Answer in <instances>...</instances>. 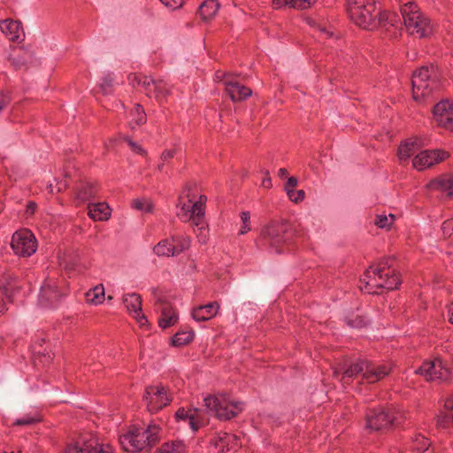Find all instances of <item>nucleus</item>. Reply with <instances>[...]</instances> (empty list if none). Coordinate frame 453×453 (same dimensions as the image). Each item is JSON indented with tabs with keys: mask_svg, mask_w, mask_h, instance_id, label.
<instances>
[{
	"mask_svg": "<svg viewBox=\"0 0 453 453\" xmlns=\"http://www.w3.org/2000/svg\"><path fill=\"white\" fill-rule=\"evenodd\" d=\"M154 303L157 311L160 313L158 326L165 329L173 326L178 321L176 311L170 305L165 297L156 288L152 289Z\"/></svg>",
	"mask_w": 453,
	"mask_h": 453,
	"instance_id": "10",
	"label": "nucleus"
},
{
	"mask_svg": "<svg viewBox=\"0 0 453 453\" xmlns=\"http://www.w3.org/2000/svg\"><path fill=\"white\" fill-rule=\"evenodd\" d=\"M114 78L111 75H106L103 78L101 84L99 85L100 91L103 94H107L110 88L112 87Z\"/></svg>",
	"mask_w": 453,
	"mask_h": 453,
	"instance_id": "44",
	"label": "nucleus"
},
{
	"mask_svg": "<svg viewBox=\"0 0 453 453\" xmlns=\"http://www.w3.org/2000/svg\"><path fill=\"white\" fill-rule=\"evenodd\" d=\"M347 12L354 23L369 30L374 29L389 19L388 13L376 12L375 0H348Z\"/></svg>",
	"mask_w": 453,
	"mask_h": 453,
	"instance_id": "3",
	"label": "nucleus"
},
{
	"mask_svg": "<svg viewBox=\"0 0 453 453\" xmlns=\"http://www.w3.org/2000/svg\"><path fill=\"white\" fill-rule=\"evenodd\" d=\"M129 82L134 86L141 87L144 89L148 96H154L155 89L157 88V80L152 77L144 75L131 74L129 75Z\"/></svg>",
	"mask_w": 453,
	"mask_h": 453,
	"instance_id": "26",
	"label": "nucleus"
},
{
	"mask_svg": "<svg viewBox=\"0 0 453 453\" xmlns=\"http://www.w3.org/2000/svg\"><path fill=\"white\" fill-rule=\"evenodd\" d=\"M175 415L177 419L187 421L193 431H197L199 427L206 425L209 421L199 409L189 411L179 409Z\"/></svg>",
	"mask_w": 453,
	"mask_h": 453,
	"instance_id": "18",
	"label": "nucleus"
},
{
	"mask_svg": "<svg viewBox=\"0 0 453 453\" xmlns=\"http://www.w3.org/2000/svg\"><path fill=\"white\" fill-rule=\"evenodd\" d=\"M448 319H449V321L451 324H453V303H451L449 306V309H448Z\"/></svg>",
	"mask_w": 453,
	"mask_h": 453,
	"instance_id": "59",
	"label": "nucleus"
},
{
	"mask_svg": "<svg viewBox=\"0 0 453 453\" xmlns=\"http://www.w3.org/2000/svg\"><path fill=\"white\" fill-rule=\"evenodd\" d=\"M159 427L150 425L147 428L132 426L124 429L119 441L121 448L128 452L149 451L158 441Z\"/></svg>",
	"mask_w": 453,
	"mask_h": 453,
	"instance_id": "1",
	"label": "nucleus"
},
{
	"mask_svg": "<svg viewBox=\"0 0 453 453\" xmlns=\"http://www.w3.org/2000/svg\"><path fill=\"white\" fill-rule=\"evenodd\" d=\"M65 453H113V450L109 444H99L93 441H82L69 445L65 449Z\"/></svg>",
	"mask_w": 453,
	"mask_h": 453,
	"instance_id": "16",
	"label": "nucleus"
},
{
	"mask_svg": "<svg viewBox=\"0 0 453 453\" xmlns=\"http://www.w3.org/2000/svg\"><path fill=\"white\" fill-rule=\"evenodd\" d=\"M127 142H128V145L130 146V148L137 152V153H140V154H142L144 152L143 149L137 143L132 142L131 140L129 139H127Z\"/></svg>",
	"mask_w": 453,
	"mask_h": 453,
	"instance_id": "55",
	"label": "nucleus"
},
{
	"mask_svg": "<svg viewBox=\"0 0 453 453\" xmlns=\"http://www.w3.org/2000/svg\"><path fill=\"white\" fill-rule=\"evenodd\" d=\"M143 400L147 410L150 413H156L167 406L171 403L172 398L166 388L162 385H155L146 388Z\"/></svg>",
	"mask_w": 453,
	"mask_h": 453,
	"instance_id": "9",
	"label": "nucleus"
},
{
	"mask_svg": "<svg viewBox=\"0 0 453 453\" xmlns=\"http://www.w3.org/2000/svg\"><path fill=\"white\" fill-rule=\"evenodd\" d=\"M395 219V217L393 214H378L375 217L374 224L380 228L389 229Z\"/></svg>",
	"mask_w": 453,
	"mask_h": 453,
	"instance_id": "38",
	"label": "nucleus"
},
{
	"mask_svg": "<svg viewBox=\"0 0 453 453\" xmlns=\"http://www.w3.org/2000/svg\"><path fill=\"white\" fill-rule=\"evenodd\" d=\"M61 296L62 293L58 289L56 281L50 279L41 287L39 303L42 306L53 307Z\"/></svg>",
	"mask_w": 453,
	"mask_h": 453,
	"instance_id": "17",
	"label": "nucleus"
},
{
	"mask_svg": "<svg viewBox=\"0 0 453 453\" xmlns=\"http://www.w3.org/2000/svg\"><path fill=\"white\" fill-rule=\"evenodd\" d=\"M180 211L177 213L178 217L183 220V221H187L189 219V215L188 213H190V208L188 205H186V204H180Z\"/></svg>",
	"mask_w": 453,
	"mask_h": 453,
	"instance_id": "49",
	"label": "nucleus"
},
{
	"mask_svg": "<svg viewBox=\"0 0 453 453\" xmlns=\"http://www.w3.org/2000/svg\"><path fill=\"white\" fill-rule=\"evenodd\" d=\"M443 420L441 423H447L449 421L453 422V396L447 398L444 403Z\"/></svg>",
	"mask_w": 453,
	"mask_h": 453,
	"instance_id": "42",
	"label": "nucleus"
},
{
	"mask_svg": "<svg viewBox=\"0 0 453 453\" xmlns=\"http://www.w3.org/2000/svg\"><path fill=\"white\" fill-rule=\"evenodd\" d=\"M219 8L216 0H205L200 6L199 14L204 20L212 19Z\"/></svg>",
	"mask_w": 453,
	"mask_h": 453,
	"instance_id": "29",
	"label": "nucleus"
},
{
	"mask_svg": "<svg viewBox=\"0 0 453 453\" xmlns=\"http://www.w3.org/2000/svg\"><path fill=\"white\" fill-rule=\"evenodd\" d=\"M130 117L132 118L129 121L131 128H134L135 126L142 125L146 121L144 111L140 104H136L131 111Z\"/></svg>",
	"mask_w": 453,
	"mask_h": 453,
	"instance_id": "33",
	"label": "nucleus"
},
{
	"mask_svg": "<svg viewBox=\"0 0 453 453\" xmlns=\"http://www.w3.org/2000/svg\"><path fill=\"white\" fill-rule=\"evenodd\" d=\"M317 0H273L274 9H280L284 6L294 9H307L311 7Z\"/></svg>",
	"mask_w": 453,
	"mask_h": 453,
	"instance_id": "28",
	"label": "nucleus"
},
{
	"mask_svg": "<svg viewBox=\"0 0 453 453\" xmlns=\"http://www.w3.org/2000/svg\"><path fill=\"white\" fill-rule=\"evenodd\" d=\"M88 216L94 220H107L111 216V209L105 203H93L88 205Z\"/></svg>",
	"mask_w": 453,
	"mask_h": 453,
	"instance_id": "27",
	"label": "nucleus"
},
{
	"mask_svg": "<svg viewBox=\"0 0 453 453\" xmlns=\"http://www.w3.org/2000/svg\"><path fill=\"white\" fill-rule=\"evenodd\" d=\"M132 206L142 212H150L153 209V203L148 198L135 199L133 201Z\"/></svg>",
	"mask_w": 453,
	"mask_h": 453,
	"instance_id": "40",
	"label": "nucleus"
},
{
	"mask_svg": "<svg viewBox=\"0 0 453 453\" xmlns=\"http://www.w3.org/2000/svg\"><path fill=\"white\" fill-rule=\"evenodd\" d=\"M434 118L438 126L453 130V102L443 100L434 108Z\"/></svg>",
	"mask_w": 453,
	"mask_h": 453,
	"instance_id": "14",
	"label": "nucleus"
},
{
	"mask_svg": "<svg viewBox=\"0 0 453 453\" xmlns=\"http://www.w3.org/2000/svg\"><path fill=\"white\" fill-rule=\"evenodd\" d=\"M16 279L11 274H4L0 279V314L6 311V302L11 300L12 293L17 289Z\"/></svg>",
	"mask_w": 453,
	"mask_h": 453,
	"instance_id": "20",
	"label": "nucleus"
},
{
	"mask_svg": "<svg viewBox=\"0 0 453 453\" xmlns=\"http://www.w3.org/2000/svg\"><path fill=\"white\" fill-rule=\"evenodd\" d=\"M289 229V225L286 221L272 222L265 226L260 234L262 245L280 253L282 251L283 245L287 242L286 234Z\"/></svg>",
	"mask_w": 453,
	"mask_h": 453,
	"instance_id": "7",
	"label": "nucleus"
},
{
	"mask_svg": "<svg viewBox=\"0 0 453 453\" xmlns=\"http://www.w3.org/2000/svg\"><path fill=\"white\" fill-rule=\"evenodd\" d=\"M453 181L449 177L441 176L432 180L426 185L428 189H439L441 191H449L448 195L451 196L453 192L449 191L452 188Z\"/></svg>",
	"mask_w": 453,
	"mask_h": 453,
	"instance_id": "30",
	"label": "nucleus"
},
{
	"mask_svg": "<svg viewBox=\"0 0 453 453\" xmlns=\"http://www.w3.org/2000/svg\"><path fill=\"white\" fill-rule=\"evenodd\" d=\"M35 203H30L28 205H27V214H32L34 213V211H35Z\"/></svg>",
	"mask_w": 453,
	"mask_h": 453,
	"instance_id": "60",
	"label": "nucleus"
},
{
	"mask_svg": "<svg viewBox=\"0 0 453 453\" xmlns=\"http://www.w3.org/2000/svg\"><path fill=\"white\" fill-rule=\"evenodd\" d=\"M169 93V88L165 84V82L162 80H157V88L154 92V97L156 100L162 104L164 101L166 100V96Z\"/></svg>",
	"mask_w": 453,
	"mask_h": 453,
	"instance_id": "37",
	"label": "nucleus"
},
{
	"mask_svg": "<svg viewBox=\"0 0 453 453\" xmlns=\"http://www.w3.org/2000/svg\"><path fill=\"white\" fill-rule=\"evenodd\" d=\"M404 26L411 35L426 37L432 34L434 27L430 19L418 10L416 4L407 2L401 7Z\"/></svg>",
	"mask_w": 453,
	"mask_h": 453,
	"instance_id": "6",
	"label": "nucleus"
},
{
	"mask_svg": "<svg viewBox=\"0 0 453 453\" xmlns=\"http://www.w3.org/2000/svg\"><path fill=\"white\" fill-rule=\"evenodd\" d=\"M262 186L265 188H270L272 187V180H271V178L268 175V172H266V176H265V178L262 181Z\"/></svg>",
	"mask_w": 453,
	"mask_h": 453,
	"instance_id": "57",
	"label": "nucleus"
},
{
	"mask_svg": "<svg viewBox=\"0 0 453 453\" xmlns=\"http://www.w3.org/2000/svg\"><path fill=\"white\" fill-rule=\"evenodd\" d=\"M348 324L352 327H362L366 326L367 321L364 318L358 317L355 320H349Z\"/></svg>",
	"mask_w": 453,
	"mask_h": 453,
	"instance_id": "53",
	"label": "nucleus"
},
{
	"mask_svg": "<svg viewBox=\"0 0 453 453\" xmlns=\"http://www.w3.org/2000/svg\"><path fill=\"white\" fill-rule=\"evenodd\" d=\"M4 104H5V99L3 96H0V111L4 108Z\"/></svg>",
	"mask_w": 453,
	"mask_h": 453,
	"instance_id": "62",
	"label": "nucleus"
},
{
	"mask_svg": "<svg viewBox=\"0 0 453 453\" xmlns=\"http://www.w3.org/2000/svg\"><path fill=\"white\" fill-rule=\"evenodd\" d=\"M199 201H202L203 203V204H204L205 201H206V197L203 196H201Z\"/></svg>",
	"mask_w": 453,
	"mask_h": 453,
	"instance_id": "64",
	"label": "nucleus"
},
{
	"mask_svg": "<svg viewBox=\"0 0 453 453\" xmlns=\"http://www.w3.org/2000/svg\"><path fill=\"white\" fill-rule=\"evenodd\" d=\"M415 373L423 376L426 380L448 381L450 380V371L440 358L424 362L415 370Z\"/></svg>",
	"mask_w": 453,
	"mask_h": 453,
	"instance_id": "11",
	"label": "nucleus"
},
{
	"mask_svg": "<svg viewBox=\"0 0 453 453\" xmlns=\"http://www.w3.org/2000/svg\"><path fill=\"white\" fill-rule=\"evenodd\" d=\"M86 299L88 303L100 304L104 300V288L102 284H98L86 294Z\"/></svg>",
	"mask_w": 453,
	"mask_h": 453,
	"instance_id": "31",
	"label": "nucleus"
},
{
	"mask_svg": "<svg viewBox=\"0 0 453 453\" xmlns=\"http://www.w3.org/2000/svg\"><path fill=\"white\" fill-rule=\"evenodd\" d=\"M395 419L382 408L372 410L366 415V428L372 431H386L394 424Z\"/></svg>",
	"mask_w": 453,
	"mask_h": 453,
	"instance_id": "12",
	"label": "nucleus"
},
{
	"mask_svg": "<svg viewBox=\"0 0 453 453\" xmlns=\"http://www.w3.org/2000/svg\"><path fill=\"white\" fill-rule=\"evenodd\" d=\"M123 303L127 311L136 319L141 325L147 322V319L142 314V300L137 294L132 293L123 296Z\"/></svg>",
	"mask_w": 453,
	"mask_h": 453,
	"instance_id": "21",
	"label": "nucleus"
},
{
	"mask_svg": "<svg viewBox=\"0 0 453 453\" xmlns=\"http://www.w3.org/2000/svg\"><path fill=\"white\" fill-rule=\"evenodd\" d=\"M448 153L442 150H423L412 160L413 167L418 171L431 167L446 158Z\"/></svg>",
	"mask_w": 453,
	"mask_h": 453,
	"instance_id": "13",
	"label": "nucleus"
},
{
	"mask_svg": "<svg viewBox=\"0 0 453 453\" xmlns=\"http://www.w3.org/2000/svg\"><path fill=\"white\" fill-rule=\"evenodd\" d=\"M165 6L173 10L180 8L183 4V0H159Z\"/></svg>",
	"mask_w": 453,
	"mask_h": 453,
	"instance_id": "50",
	"label": "nucleus"
},
{
	"mask_svg": "<svg viewBox=\"0 0 453 453\" xmlns=\"http://www.w3.org/2000/svg\"><path fill=\"white\" fill-rule=\"evenodd\" d=\"M287 175H288V171H287V169H285V168H280V169L279 170V176H280V177L284 178V177H286Z\"/></svg>",
	"mask_w": 453,
	"mask_h": 453,
	"instance_id": "61",
	"label": "nucleus"
},
{
	"mask_svg": "<svg viewBox=\"0 0 453 453\" xmlns=\"http://www.w3.org/2000/svg\"><path fill=\"white\" fill-rule=\"evenodd\" d=\"M241 219H242V225L240 229V234H244L250 230V212L243 211L241 214Z\"/></svg>",
	"mask_w": 453,
	"mask_h": 453,
	"instance_id": "45",
	"label": "nucleus"
},
{
	"mask_svg": "<svg viewBox=\"0 0 453 453\" xmlns=\"http://www.w3.org/2000/svg\"><path fill=\"white\" fill-rule=\"evenodd\" d=\"M288 198L295 203H299L304 199L305 193L303 190H290L287 193Z\"/></svg>",
	"mask_w": 453,
	"mask_h": 453,
	"instance_id": "46",
	"label": "nucleus"
},
{
	"mask_svg": "<svg viewBox=\"0 0 453 453\" xmlns=\"http://www.w3.org/2000/svg\"><path fill=\"white\" fill-rule=\"evenodd\" d=\"M172 242L174 244V251L177 256L189 247L190 239L188 236L176 234L172 236Z\"/></svg>",
	"mask_w": 453,
	"mask_h": 453,
	"instance_id": "34",
	"label": "nucleus"
},
{
	"mask_svg": "<svg viewBox=\"0 0 453 453\" xmlns=\"http://www.w3.org/2000/svg\"><path fill=\"white\" fill-rule=\"evenodd\" d=\"M203 402L208 412L221 420H228L237 416L244 408L242 402L235 401L226 394L208 395Z\"/></svg>",
	"mask_w": 453,
	"mask_h": 453,
	"instance_id": "4",
	"label": "nucleus"
},
{
	"mask_svg": "<svg viewBox=\"0 0 453 453\" xmlns=\"http://www.w3.org/2000/svg\"><path fill=\"white\" fill-rule=\"evenodd\" d=\"M0 29L12 42H19L24 38V32L19 21L11 19L0 21Z\"/></svg>",
	"mask_w": 453,
	"mask_h": 453,
	"instance_id": "23",
	"label": "nucleus"
},
{
	"mask_svg": "<svg viewBox=\"0 0 453 453\" xmlns=\"http://www.w3.org/2000/svg\"><path fill=\"white\" fill-rule=\"evenodd\" d=\"M204 215V206L203 203L202 201L196 202L191 209H190V215Z\"/></svg>",
	"mask_w": 453,
	"mask_h": 453,
	"instance_id": "48",
	"label": "nucleus"
},
{
	"mask_svg": "<svg viewBox=\"0 0 453 453\" xmlns=\"http://www.w3.org/2000/svg\"><path fill=\"white\" fill-rule=\"evenodd\" d=\"M174 154H175L174 150H165L162 153L161 158H162V160L166 161V160L173 157Z\"/></svg>",
	"mask_w": 453,
	"mask_h": 453,
	"instance_id": "56",
	"label": "nucleus"
},
{
	"mask_svg": "<svg viewBox=\"0 0 453 453\" xmlns=\"http://www.w3.org/2000/svg\"><path fill=\"white\" fill-rule=\"evenodd\" d=\"M65 187V183L60 182L58 187V191H61L63 188Z\"/></svg>",
	"mask_w": 453,
	"mask_h": 453,
	"instance_id": "63",
	"label": "nucleus"
},
{
	"mask_svg": "<svg viewBox=\"0 0 453 453\" xmlns=\"http://www.w3.org/2000/svg\"><path fill=\"white\" fill-rule=\"evenodd\" d=\"M297 179L296 177H289L285 185V191L288 193L290 190H296L295 188L297 186Z\"/></svg>",
	"mask_w": 453,
	"mask_h": 453,
	"instance_id": "52",
	"label": "nucleus"
},
{
	"mask_svg": "<svg viewBox=\"0 0 453 453\" xmlns=\"http://www.w3.org/2000/svg\"><path fill=\"white\" fill-rule=\"evenodd\" d=\"M193 339V333L190 331H180L174 334L172 343L174 346H181L188 343Z\"/></svg>",
	"mask_w": 453,
	"mask_h": 453,
	"instance_id": "39",
	"label": "nucleus"
},
{
	"mask_svg": "<svg viewBox=\"0 0 453 453\" xmlns=\"http://www.w3.org/2000/svg\"><path fill=\"white\" fill-rule=\"evenodd\" d=\"M154 252L157 256H176V251H174V244L172 242V239L163 240L158 242L157 245L154 247Z\"/></svg>",
	"mask_w": 453,
	"mask_h": 453,
	"instance_id": "32",
	"label": "nucleus"
},
{
	"mask_svg": "<svg viewBox=\"0 0 453 453\" xmlns=\"http://www.w3.org/2000/svg\"><path fill=\"white\" fill-rule=\"evenodd\" d=\"M365 367L363 360L351 363L349 365H342L334 371V376L339 380L342 385H349L354 378L364 372Z\"/></svg>",
	"mask_w": 453,
	"mask_h": 453,
	"instance_id": "15",
	"label": "nucleus"
},
{
	"mask_svg": "<svg viewBox=\"0 0 453 453\" xmlns=\"http://www.w3.org/2000/svg\"><path fill=\"white\" fill-rule=\"evenodd\" d=\"M93 196V190L91 187H88L84 191H81L78 195L81 200H86L88 197Z\"/></svg>",
	"mask_w": 453,
	"mask_h": 453,
	"instance_id": "54",
	"label": "nucleus"
},
{
	"mask_svg": "<svg viewBox=\"0 0 453 453\" xmlns=\"http://www.w3.org/2000/svg\"><path fill=\"white\" fill-rule=\"evenodd\" d=\"M441 72L434 65L422 66L414 72L411 79L412 95L415 100L428 95L441 82Z\"/></svg>",
	"mask_w": 453,
	"mask_h": 453,
	"instance_id": "5",
	"label": "nucleus"
},
{
	"mask_svg": "<svg viewBox=\"0 0 453 453\" xmlns=\"http://www.w3.org/2000/svg\"><path fill=\"white\" fill-rule=\"evenodd\" d=\"M39 419L35 417H24L21 418L17 419V421L14 423V425L17 426H29L35 422H37Z\"/></svg>",
	"mask_w": 453,
	"mask_h": 453,
	"instance_id": "51",
	"label": "nucleus"
},
{
	"mask_svg": "<svg viewBox=\"0 0 453 453\" xmlns=\"http://www.w3.org/2000/svg\"><path fill=\"white\" fill-rule=\"evenodd\" d=\"M441 231L445 237L453 234V219H447L442 223Z\"/></svg>",
	"mask_w": 453,
	"mask_h": 453,
	"instance_id": "47",
	"label": "nucleus"
},
{
	"mask_svg": "<svg viewBox=\"0 0 453 453\" xmlns=\"http://www.w3.org/2000/svg\"><path fill=\"white\" fill-rule=\"evenodd\" d=\"M422 146H424V143L418 137H413L403 142L398 149L399 159L402 162H407Z\"/></svg>",
	"mask_w": 453,
	"mask_h": 453,
	"instance_id": "24",
	"label": "nucleus"
},
{
	"mask_svg": "<svg viewBox=\"0 0 453 453\" xmlns=\"http://www.w3.org/2000/svg\"><path fill=\"white\" fill-rule=\"evenodd\" d=\"M185 449L186 446L181 441H174L165 443L161 447L159 453H183Z\"/></svg>",
	"mask_w": 453,
	"mask_h": 453,
	"instance_id": "35",
	"label": "nucleus"
},
{
	"mask_svg": "<svg viewBox=\"0 0 453 453\" xmlns=\"http://www.w3.org/2000/svg\"><path fill=\"white\" fill-rule=\"evenodd\" d=\"M226 92L234 102L242 101L251 96V89L231 79L224 81Z\"/></svg>",
	"mask_w": 453,
	"mask_h": 453,
	"instance_id": "22",
	"label": "nucleus"
},
{
	"mask_svg": "<svg viewBox=\"0 0 453 453\" xmlns=\"http://www.w3.org/2000/svg\"><path fill=\"white\" fill-rule=\"evenodd\" d=\"M361 281L365 283V287H361V290L365 289L368 293L373 294L378 293L374 288L393 290L400 284L389 258L382 259L376 267L371 266L367 269Z\"/></svg>",
	"mask_w": 453,
	"mask_h": 453,
	"instance_id": "2",
	"label": "nucleus"
},
{
	"mask_svg": "<svg viewBox=\"0 0 453 453\" xmlns=\"http://www.w3.org/2000/svg\"><path fill=\"white\" fill-rule=\"evenodd\" d=\"M12 249L19 257H30L37 248V242L34 234L28 229H22L13 234Z\"/></svg>",
	"mask_w": 453,
	"mask_h": 453,
	"instance_id": "8",
	"label": "nucleus"
},
{
	"mask_svg": "<svg viewBox=\"0 0 453 453\" xmlns=\"http://www.w3.org/2000/svg\"><path fill=\"white\" fill-rule=\"evenodd\" d=\"M429 446L428 440L420 434L416 435L411 441V450L417 453L425 452Z\"/></svg>",
	"mask_w": 453,
	"mask_h": 453,
	"instance_id": "36",
	"label": "nucleus"
},
{
	"mask_svg": "<svg viewBox=\"0 0 453 453\" xmlns=\"http://www.w3.org/2000/svg\"><path fill=\"white\" fill-rule=\"evenodd\" d=\"M232 438V435L225 434L224 436L219 437V440L223 444H228Z\"/></svg>",
	"mask_w": 453,
	"mask_h": 453,
	"instance_id": "58",
	"label": "nucleus"
},
{
	"mask_svg": "<svg viewBox=\"0 0 453 453\" xmlns=\"http://www.w3.org/2000/svg\"><path fill=\"white\" fill-rule=\"evenodd\" d=\"M188 220H191L193 226L197 227V229L200 231L197 236L201 241L204 242L206 236L203 234V231L205 228V224L203 223V215H189Z\"/></svg>",
	"mask_w": 453,
	"mask_h": 453,
	"instance_id": "41",
	"label": "nucleus"
},
{
	"mask_svg": "<svg viewBox=\"0 0 453 453\" xmlns=\"http://www.w3.org/2000/svg\"><path fill=\"white\" fill-rule=\"evenodd\" d=\"M365 367L363 380L368 383H374L390 372V367L387 365H375L368 360H363Z\"/></svg>",
	"mask_w": 453,
	"mask_h": 453,
	"instance_id": "19",
	"label": "nucleus"
},
{
	"mask_svg": "<svg viewBox=\"0 0 453 453\" xmlns=\"http://www.w3.org/2000/svg\"><path fill=\"white\" fill-rule=\"evenodd\" d=\"M9 61L16 68H20L26 63V59L19 56V53L16 49H12L8 58Z\"/></svg>",
	"mask_w": 453,
	"mask_h": 453,
	"instance_id": "43",
	"label": "nucleus"
},
{
	"mask_svg": "<svg viewBox=\"0 0 453 453\" xmlns=\"http://www.w3.org/2000/svg\"><path fill=\"white\" fill-rule=\"evenodd\" d=\"M219 310V304L212 302L205 305L195 307L191 311V316L196 321H206L214 318Z\"/></svg>",
	"mask_w": 453,
	"mask_h": 453,
	"instance_id": "25",
	"label": "nucleus"
}]
</instances>
